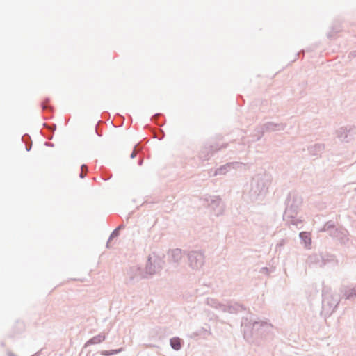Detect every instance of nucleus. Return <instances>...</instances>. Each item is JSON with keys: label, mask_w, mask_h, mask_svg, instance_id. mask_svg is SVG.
<instances>
[{"label": "nucleus", "mask_w": 356, "mask_h": 356, "mask_svg": "<svg viewBox=\"0 0 356 356\" xmlns=\"http://www.w3.org/2000/svg\"><path fill=\"white\" fill-rule=\"evenodd\" d=\"M273 325L263 321H257L252 317H243L241 320V331L244 339L249 343L259 345L262 340L273 337Z\"/></svg>", "instance_id": "nucleus-1"}, {"label": "nucleus", "mask_w": 356, "mask_h": 356, "mask_svg": "<svg viewBox=\"0 0 356 356\" xmlns=\"http://www.w3.org/2000/svg\"><path fill=\"white\" fill-rule=\"evenodd\" d=\"M302 202V197L298 192L296 191H290L284 202L285 210L283 214L284 220H286V218H289L291 220L290 223L296 226L301 223L302 221L296 219V216L300 211Z\"/></svg>", "instance_id": "nucleus-2"}, {"label": "nucleus", "mask_w": 356, "mask_h": 356, "mask_svg": "<svg viewBox=\"0 0 356 356\" xmlns=\"http://www.w3.org/2000/svg\"><path fill=\"white\" fill-rule=\"evenodd\" d=\"M272 181L269 173L264 172L254 175L250 182L249 191L250 198L252 201L261 200L266 195Z\"/></svg>", "instance_id": "nucleus-3"}, {"label": "nucleus", "mask_w": 356, "mask_h": 356, "mask_svg": "<svg viewBox=\"0 0 356 356\" xmlns=\"http://www.w3.org/2000/svg\"><path fill=\"white\" fill-rule=\"evenodd\" d=\"M319 231L328 232L329 236L337 240L341 245H346L350 241L348 231L341 225L337 226L334 220L326 222Z\"/></svg>", "instance_id": "nucleus-4"}, {"label": "nucleus", "mask_w": 356, "mask_h": 356, "mask_svg": "<svg viewBox=\"0 0 356 356\" xmlns=\"http://www.w3.org/2000/svg\"><path fill=\"white\" fill-rule=\"evenodd\" d=\"M165 261L163 258L157 255L155 252H152L147 257L145 264V272L148 278L152 277L153 275L159 273L163 268Z\"/></svg>", "instance_id": "nucleus-5"}, {"label": "nucleus", "mask_w": 356, "mask_h": 356, "mask_svg": "<svg viewBox=\"0 0 356 356\" xmlns=\"http://www.w3.org/2000/svg\"><path fill=\"white\" fill-rule=\"evenodd\" d=\"M339 300L330 293H325V289L322 291V310L321 316L325 318L330 316L337 309Z\"/></svg>", "instance_id": "nucleus-6"}, {"label": "nucleus", "mask_w": 356, "mask_h": 356, "mask_svg": "<svg viewBox=\"0 0 356 356\" xmlns=\"http://www.w3.org/2000/svg\"><path fill=\"white\" fill-rule=\"evenodd\" d=\"M286 127L285 123H275L273 122H267L263 124L258 125L255 129V134L252 136L253 141H259L265 133H270L278 131H282Z\"/></svg>", "instance_id": "nucleus-7"}, {"label": "nucleus", "mask_w": 356, "mask_h": 356, "mask_svg": "<svg viewBox=\"0 0 356 356\" xmlns=\"http://www.w3.org/2000/svg\"><path fill=\"white\" fill-rule=\"evenodd\" d=\"M204 205L210 209L216 216L222 215L224 212V205L220 196L209 195L203 200Z\"/></svg>", "instance_id": "nucleus-8"}, {"label": "nucleus", "mask_w": 356, "mask_h": 356, "mask_svg": "<svg viewBox=\"0 0 356 356\" xmlns=\"http://www.w3.org/2000/svg\"><path fill=\"white\" fill-rule=\"evenodd\" d=\"M308 261L311 264H316L321 268H323L330 263L338 264V260L334 254L327 253L313 254L308 257Z\"/></svg>", "instance_id": "nucleus-9"}, {"label": "nucleus", "mask_w": 356, "mask_h": 356, "mask_svg": "<svg viewBox=\"0 0 356 356\" xmlns=\"http://www.w3.org/2000/svg\"><path fill=\"white\" fill-rule=\"evenodd\" d=\"M188 265L193 270H199L204 264V254L202 250L187 252Z\"/></svg>", "instance_id": "nucleus-10"}, {"label": "nucleus", "mask_w": 356, "mask_h": 356, "mask_svg": "<svg viewBox=\"0 0 356 356\" xmlns=\"http://www.w3.org/2000/svg\"><path fill=\"white\" fill-rule=\"evenodd\" d=\"M127 274L129 276V282L132 283L138 282L143 279H149L145 270L138 266L130 267Z\"/></svg>", "instance_id": "nucleus-11"}, {"label": "nucleus", "mask_w": 356, "mask_h": 356, "mask_svg": "<svg viewBox=\"0 0 356 356\" xmlns=\"http://www.w3.org/2000/svg\"><path fill=\"white\" fill-rule=\"evenodd\" d=\"M247 310V307L243 305L235 300H228L225 305L224 312L232 314H238L240 312Z\"/></svg>", "instance_id": "nucleus-12"}, {"label": "nucleus", "mask_w": 356, "mask_h": 356, "mask_svg": "<svg viewBox=\"0 0 356 356\" xmlns=\"http://www.w3.org/2000/svg\"><path fill=\"white\" fill-rule=\"evenodd\" d=\"M219 149L216 145L206 144L201 149L199 153V157L202 161H207Z\"/></svg>", "instance_id": "nucleus-13"}, {"label": "nucleus", "mask_w": 356, "mask_h": 356, "mask_svg": "<svg viewBox=\"0 0 356 356\" xmlns=\"http://www.w3.org/2000/svg\"><path fill=\"white\" fill-rule=\"evenodd\" d=\"M339 292L346 300H353L356 298V284L352 287L341 285L339 288Z\"/></svg>", "instance_id": "nucleus-14"}, {"label": "nucleus", "mask_w": 356, "mask_h": 356, "mask_svg": "<svg viewBox=\"0 0 356 356\" xmlns=\"http://www.w3.org/2000/svg\"><path fill=\"white\" fill-rule=\"evenodd\" d=\"M351 131V127H342L337 131V137L342 142L348 143L352 139Z\"/></svg>", "instance_id": "nucleus-15"}, {"label": "nucleus", "mask_w": 356, "mask_h": 356, "mask_svg": "<svg viewBox=\"0 0 356 356\" xmlns=\"http://www.w3.org/2000/svg\"><path fill=\"white\" fill-rule=\"evenodd\" d=\"M324 150L325 144L323 143H315L314 145H310L307 147V151L312 156H321V154L324 152Z\"/></svg>", "instance_id": "nucleus-16"}, {"label": "nucleus", "mask_w": 356, "mask_h": 356, "mask_svg": "<svg viewBox=\"0 0 356 356\" xmlns=\"http://www.w3.org/2000/svg\"><path fill=\"white\" fill-rule=\"evenodd\" d=\"M106 338V337L104 333H100L96 336L92 337L86 342L82 351H83V350L89 346L101 343L105 341Z\"/></svg>", "instance_id": "nucleus-17"}, {"label": "nucleus", "mask_w": 356, "mask_h": 356, "mask_svg": "<svg viewBox=\"0 0 356 356\" xmlns=\"http://www.w3.org/2000/svg\"><path fill=\"white\" fill-rule=\"evenodd\" d=\"M169 255V260L177 264H179V261L182 258V250L179 248H175L174 250H170L168 252Z\"/></svg>", "instance_id": "nucleus-18"}, {"label": "nucleus", "mask_w": 356, "mask_h": 356, "mask_svg": "<svg viewBox=\"0 0 356 356\" xmlns=\"http://www.w3.org/2000/svg\"><path fill=\"white\" fill-rule=\"evenodd\" d=\"M342 30L341 22L339 20H334L330 28V31L327 33V37L330 40H333L337 33Z\"/></svg>", "instance_id": "nucleus-19"}, {"label": "nucleus", "mask_w": 356, "mask_h": 356, "mask_svg": "<svg viewBox=\"0 0 356 356\" xmlns=\"http://www.w3.org/2000/svg\"><path fill=\"white\" fill-rule=\"evenodd\" d=\"M184 345V341L179 337H173L170 339V346L175 351L180 350Z\"/></svg>", "instance_id": "nucleus-20"}, {"label": "nucleus", "mask_w": 356, "mask_h": 356, "mask_svg": "<svg viewBox=\"0 0 356 356\" xmlns=\"http://www.w3.org/2000/svg\"><path fill=\"white\" fill-rule=\"evenodd\" d=\"M206 304L214 309H219L222 312H224V307L225 304L220 302L217 299L213 298H207L206 300Z\"/></svg>", "instance_id": "nucleus-21"}, {"label": "nucleus", "mask_w": 356, "mask_h": 356, "mask_svg": "<svg viewBox=\"0 0 356 356\" xmlns=\"http://www.w3.org/2000/svg\"><path fill=\"white\" fill-rule=\"evenodd\" d=\"M299 237L301 241V243L304 244L306 248H309L312 245L310 234L307 232H301L299 233Z\"/></svg>", "instance_id": "nucleus-22"}, {"label": "nucleus", "mask_w": 356, "mask_h": 356, "mask_svg": "<svg viewBox=\"0 0 356 356\" xmlns=\"http://www.w3.org/2000/svg\"><path fill=\"white\" fill-rule=\"evenodd\" d=\"M231 170L230 162L227 163L224 165H220L215 171V175H225L227 172Z\"/></svg>", "instance_id": "nucleus-23"}, {"label": "nucleus", "mask_w": 356, "mask_h": 356, "mask_svg": "<svg viewBox=\"0 0 356 356\" xmlns=\"http://www.w3.org/2000/svg\"><path fill=\"white\" fill-rule=\"evenodd\" d=\"M124 350V348L121 347L117 349H112L109 350H102L99 352L100 355L103 356H112L113 355L122 353Z\"/></svg>", "instance_id": "nucleus-24"}, {"label": "nucleus", "mask_w": 356, "mask_h": 356, "mask_svg": "<svg viewBox=\"0 0 356 356\" xmlns=\"http://www.w3.org/2000/svg\"><path fill=\"white\" fill-rule=\"evenodd\" d=\"M231 169H243L245 167V164L241 162H230Z\"/></svg>", "instance_id": "nucleus-25"}, {"label": "nucleus", "mask_w": 356, "mask_h": 356, "mask_svg": "<svg viewBox=\"0 0 356 356\" xmlns=\"http://www.w3.org/2000/svg\"><path fill=\"white\" fill-rule=\"evenodd\" d=\"M49 102V98L47 97L41 102V108L42 110L51 109V106L48 105Z\"/></svg>", "instance_id": "nucleus-26"}, {"label": "nucleus", "mask_w": 356, "mask_h": 356, "mask_svg": "<svg viewBox=\"0 0 356 356\" xmlns=\"http://www.w3.org/2000/svg\"><path fill=\"white\" fill-rule=\"evenodd\" d=\"M120 232L118 231V229H115L111 234L109 236L108 241H111V240L116 238L119 236Z\"/></svg>", "instance_id": "nucleus-27"}, {"label": "nucleus", "mask_w": 356, "mask_h": 356, "mask_svg": "<svg viewBox=\"0 0 356 356\" xmlns=\"http://www.w3.org/2000/svg\"><path fill=\"white\" fill-rule=\"evenodd\" d=\"M271 270L268 267H262L260 269V273L265 275H269Z\"/></svg>", "instance_id": "nucleus-28"}, {"label": "nucleus", "mask_w": 356, "mask_h": 356, "mask_svg": "<svg viewBox=\"0 0 356 356\" xmlns=\"http://www.w3.org/2000/svg\"><path fill=\"white\" fill-rule=\"evenodd\" d=\"M207 332V330H204V329H202L200 332H194L191 334V337H197V336H200L201 334V332Z\"/></svg>", "instance_id": "nucleus-29"}, {"label": "nucleus", "mask_w": 356, "mask_h": 356, "mask_svg": "<svg viewBox=\"0 0 356 356\" xmlns=\"http://www.w3.org/2000/svg\"><path fill=\"white\" fill-rule=\"evenodd\" d=\"M286 243V241L284 239H282L276 245V249L277 248H281L282 247H283L284 245V244Z\"/></svg>", "instance_id": "nucleus-30"}, {"label": "nucleus", "mask_w": 356, "mask_h": 356, "mask_svg": "<svg viewBox=\"0 0 356 356\" xmlns=\"http://www.w3.org/2000/svg\"><path fill=\"white\" fill-rule=\"evenodd\" d=\"M28 140H30V136L28 134H25L22 137V140L24 143Z\"/></svg>", "instance_id": "nucleus-31"}, {"label": "nucleus", "mask_w": 356, "mask_h": 356, "mask_svg": "<svg viewBox=\"0 0 356 356\" xmlns=\"http://www.w3.org/2000/svg\"><path fill=\"white\" fill-rule=\"evenodd\" d=\"M49 129L54 132L56 130V125L55 124H51L49 125Z\"/></svg>", "instance_id": "nucleus-32"}, {"label": "nucleus", "mask_w": 356, "mask_h": 356, "mask_svg": "<svg viewBox=\"0 0 356 356\" xmlns=\"http://www.w3.org/2000/svg\"><path fill=\"white\" fill-rule=\"evenodd\" d=\"M161 116H162V115H161V113H155V114H154V115L151 118V120H152V121H155V120H155V118H156V117H161Z\"/></svg>", "instance_id": "nucleus-33"}, {"label": "nucleus", "mask_w": 356, "mask_h": 356, "mask_svg": "<svg viewBox=\"0 0 356 356\" xmlns=\"http://www.w3.org/2000/svg\"><path fill=\"white\" fill-rule=\"evenodd\" d=\"M31 148H32V143H31V144H29V145L26 144V145H25V149H26V150L27 152L31 151Z\"/></svg>", "instance_id": "nucleus-34"}, {"label": "nucleus", "mask_w": 356, "mask_h": 356, "mask_svg": "<svg viewBox=\"0 0 356 356\" xmlns=\"http://www.w3.org/2000/svg\"><path fill=\"white\" fill-rule=\"evenodd\" d=\"M88 170V167H87V165L86 164H82L81 165V171H83V170Z\"/></svg>", "instance_id": "nucleus-35"}, {"label": "nucleus", "mask_w": 356, "mask_h": 356, "mask_svg": "<svg viewBox=\"0 0 356 356\" xmlns=\"http://www.w3.org/2000/svg\"><path fill=\"white\" fill-rule=\"evenodd\" d=\"M143 158L139 159L138 161V165L139 166H141L143 165Z\"/></svg>", "instance_id": "nucleus-36"}, {"label": "nucleus", "mask_w": 356, "mask_h": 356, "mask_svg": "<svg viewBox=\"0 0 356 356\" xmlns=\"http://www.w3.org/2000/svg\"><path fill=\"white\" fill-rule=\"evenodd\" d=\"M44 145H45L46 146L51 147L54 146V143H48V142H45Z\"/></svg>", "instance_id": "nucleus-37"}, {"label": "nucleus", "mask_w": 356, "mask_h": 356, "mask_svg": "<svg viewBox=\"0 0 356 356\" xmlns=\"http://www.w3.org/2000/svg\"><path fill=\"white\" fill-rule=\"evenodd\" d=\"M136 156V154L135 151L134 150V151L131 153V154H130V158H131V159H134Z\"/></svg>", "instance_id": "nucleus-38"}, {"label": "nucleus", "mask_w": 356, "mask_h": 356, "mask_svg": "<svg viewBox=\"0 0 356 356\" xmlns=\"http://www.w3.org/2000/svg\"><path fill=\"white\" fill-rule=\"evenodd\" d=\"M324 289H325V293H330V288H328V287H327V286H323V289H322V291H323Z\"/></svg>", "instance_id": "nucleus-39"}, {"label": "nucleus", "mask_w": 356, "mask_h": 356, "mask_svg": "<svg viewBox=\"0 0 356 356\" xmlns=\"http://www.w3.org/2000/svg\"><path fill=\"white\" fill-rule=\"evenodd\" d=\"M301 54H302V51H299V52L296 53V58H295V59L292 62H294L300 56V55Z\"/></svg>", "instance_id": "nucleus-40"}, {"label": "nucleus", "mask_w": 356, "mask_h": 356, "mask_svg": "<svg viewBox=\"0 0 356 356\" xmlns=\"http://www.w3.org/2000/svg\"><path fill=\"white\" fill-rule=\"evenodd\" d=\"M79 177H80L81 179H83V178L86 177V175H85V174L83 173V171H81V172L79 173Z\"/></svg>", "instance_id": "nucleus-41"}, {"label": "nucleus", "mask_w": 356, "mask_h": 356, "mask_svg": "<svg viewBox=\"0 0 356 356\" xmlns=\"http://www.w3.org/2000/svg\"><path fill=\"white\" fill-rule=\"evenodd\" d=\"M124 225H120L118 227H117L115 229H118V231L120 232V229H124Z\"/></svg>", "instance_id": "nucleus-42"}, {"label": "nucleus", "mask_w": 356, "mask_h": 356, "mask_svg": "<svg viewBox=\"0 0 356 356\" xmlns=\"http://www.w3.org/2000/svg\"><path fill=\"white\" fill-rule=\"evenodd\" d=\"M8 356H17L16 355H15L12 352H8Z\"/></svg>", "instance_id": "nucleus-43"}, {"label": "nucleus", "mask_w": 356, "mask_h": 356, "mask_svg": "<svg viewBox=\"0 0 356 356\" xmlns=\"http://www.w3.org/2000/svg\"><path fill=\"white\" fill-rule=\"evenodd\" d=\"M353 56H356V49L350 53Z\"/></svg>", "instance_id": "nucleus-44"}, {"label": "nucleus", "mask_w": 356, "mask_h": 356, "mask_svg": "<svg viewBox=\"0 0 356 356\" xmlns=\"http://www.w3.org/2000/svg\"><path fill=\"white\" fill-rule=\"evenodd\" d=\"M109 243H110V241H107V243H106V247L107 248H110Z\"/></svg>", "instance_id": "nucleus-45"}, {"label": "nucleus", "mask_w": 356, "mask_h": 356, "mask_svg": "<svg viewBox=\"0 0 356 356\" xmlns=\"http://www.w3.org/2000/svg\"><path fill=\"white\" fill-rule=\"evenodd\" d=\"M1 346L2 347H3V346H5V343H4V342H1Z\"/></svg>", "instance_id": "nucleus-46"}, {"label": "nucleus", "mask_w": 356, "mask_h": 356, "mask_svg": "<svg viewBox=\"0 0 356 356\" xmlns=\"http://www.w3.org/2000/svg\"><path fill=\"white\" fill-rule=\"evenodd\" d=\"M157 123H158V124H159V125H160V126H163V123H160V122H157Z\"/></svg>", "instance_id": "nucleus-47"}, {"label": "nucleus", "mask_w": 356, "mask_h": 356, "mask_svg": "<svg viewBox=\"0 0 356 356\" xmlns=\"http://www.w3.org/2000/svg\"><path fill=\"white\" fill-rule=\"evenodd\" d=\"M96 133H97V134L98 135V136H102V135H101V134H99L97 132V130H96Z\"/></svg>", "instance_id": "nucleus-48"}, {"label": "nucleus", "mask_w": 356, "mask_h": 356, "mask_svg": "<svg viewBox=\"0 0 356 356\" xmlns=\"http://www.w3.org/2000/svg\"><path fill=\"white\" fill-rule=\"evenodd\" d=\"M111 179V177H108L107 179H104V180H108Z\"/></svg>", "instance_id": "nucleus-49"}, {"label": "nucleus", "mask_w": 356, "mask_h": 356, "mask_svg": "<svg viewBox=\"0 0 356 356\" xmlns=\"http://www.w3.org/2000/svg\"><path fill=\"white\" fill-rule=\"evenodd\" d=\"M43 126H44V127L47 126V123H44V124H43Z\"/></svg>", "instance_id": "nucleus-50"}, {"label": "nucleus", "mask_w": 356, "mask_h": 356, "mask_svg": "<svg viewBox=\"0 0 356 356\" xmlns=\"http://www.w3.org/2000/svg\"><path fill=\"white\" fill-rule=\"evenodd\" d=\"M90 353V352H88V353H87V355H86V356H89Z\"/></svg>", "instance_id": "nucleus-51"}]
</instances>
